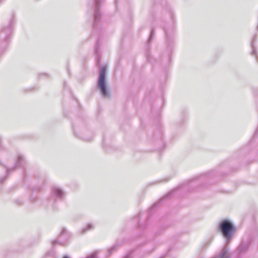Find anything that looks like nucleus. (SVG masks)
Here are the masks:
<instances>
[{
  "label": "nucleus",
  "mask_w": 258,
  "mask_h": 258,
  "mask_svg": "<svg viewBox=\"0 0 258 258\" xmlns=\"http://www.w3.org/2000/svg\"><path fill=\"white\" fill-rule=\"evenodd\" d=\"M62 258H70L69 256L67 254L64 255Z\"/></svg>",
  "instance_id": "nucleus-26"
},
{
  "label": "nucleus",
  "mask_w": 258,
  "mask_h": 258,
  "mask_svg": "<svg viewBox=\"0 0 258 258\" xmlns=\"http://www.w3.org/2000/svg\"><path fill=\"white\" fill-rule=\"evenodd\" d=\"M2 0H0V2L2 1Z\"/></svg>",
  "instance_id": "nucleus-32"
},
{
  "label": "nucleus",
  "mask_w": 258,
  "mask_h": 258,
  "mask_svg": "<svg viewBox=\"0 0 258 258\" xmlns=\"http://www.w3.org/2000/svg\"><path fill=\"white\" fill-rule=\"evenodd\" d=\"M155 33V29L154 27H152L151 28L150 35L149 36V38L147 41V43L145 45V49L146 51V58L148 61H150V59H151V56H150V53L149 52V50H150V47H151V43L154 38Z\"/></svg>",
  "instance_id": "nucleus-12"
},
{
  "label": "nucleus",
  "mask_w": 258,
  "mask_h": 258,
  "mask_svg": "<svg viewBox=\"0 0 258 258\" xmlns=\"http://www.w3.org/2000/svg\"><path fill=\"white\" fill-rule=\"evenodd\" d=\"M115 5H117V0H115Z\"/></svg>",
  "instance_id": "nucleus-29"
},
{
  "label": "nucleus",
  "mask_w": 258,
  "mask_h": 258,
  "mask_svg": "<svg viewBox=\"0 0 258 258\" xmlns=\"http://www.w3.org/2000/svg\"><path fill=\"white\" fill-rule=\"evenodd\" d=\"M169 180V178H166V179H164L163 180H156L155 181H154V182H151L149 183V185H154V184H157V183H160L162 181H168V180Z\"/></svg>",
  "instance_id": "nucleus-19"
},
{
  "label": "nucleus",
  "mask_w": 258,
  "mask_h": 258,
  "mask_svg": "<svg viewBox=\"0 0 258 258\" xmlns=\"http://www.w3.org/2000/svg\"><path fill=\"white\" fill-rule=\"evenodd\" d=\"M104 0H93L94 7L93 15L92 32V36L95 34L97 35V38L94 45V54L96 56V65L98 67L100 64L101 56V48L100 46V35L102 32V25L101 20L102 14L100 11V7L104 4Z\"/></svg>",
  "instance_id": "nucleus-2"
},
{
  "label": "nucleus",
  "mask_w": 258,
  "mask_h": 258,
  "mask_svg": "<svg viewBox=\"0 0 258 258\" xmlns=\"http://www.w3.org/2000/svg\"><path fill=\"white\" fill-rule=\"evenodd\" d=\"M257 134H258V127L256 128V129L255 131L254 137H255L256 136H257Z\"/></svg>",
  "instance_id": "nucleus-25"
},
{
  "label": "nucleus",
  "mask_w": 258,
  "mask_h": 258,
  "mask_svg": "<svg viewBox=\"0 0 258 258\" xmlns=\"http://www.w3.org/2000/svg\"><path fill=\"white\" fill-rule=\"evenodd\" d=\"M211 173H206L202 174L199 177H195L189 180H188L186 181L183 182V183L180 184L178 186H177L176 188L173 189L172 190L167 192L162 198L160 199L158 201L154 203L150 207L148 210V215L146 220V222L142 224L141 222V213H139L138 216L134 217L133 218V220L135 221L136 224L138 226V227L140 229H144L147 224V222L151 217L152 214H153L154 209L159 206L162 202L165 199L169 198L171 197L176 191L178 190L182 189L184 191H190L192 190L196 189L197 187L201 184L202 180L201 179V177L204 175L207 176Z\"/></svg>",
  "instance_id": "nucleus-1"
},
{
  "label": "nucleus",
  "mask_w": 258,
  "mask_h": 258,
  "mask_svg": "<svg viewBox=\"0 0 258 258\" xmlns=\"http://www.w3.org/2000/svg\"><path fill=\"white\" fill-rule=\"evenodd\" d=\"M94 228V226L92 223H88L87 225L83 228L80 231L81 234H83L86 233L88 231Z\"/></svg>",
  "instance_id": "nucleus-16"
},
{
  "label": "nucleus",
  "mask_w": 258,
  "mask_h": 258,
  "mask_svg": "<svg viewBox=\"0 0 258 258\" xmlns=\"http://www.w3.org/2000/svg\"><path fill=\"white\" fill-rule=\"evenodd\" d=\"M14 202L16 205L18 206H21L24 204V201L21 198L16 199Z\"/></svg>",
  "instance_id": "nucleus-18"
},
{
  "label": "nucleus",
  "mask_w": 258,
  "mask_h": 258,
  "mask_svg": "<svg viewBox=\"0 0 258 258\" xmlns=\"http://www.w3.org/2000/svg\"><path fill=\"white\" fill-rule=\"evenodd\" d=\"M133 251H131L125 254L122 258H132Z\"/></svg>",
  "instance_id": "nucleus-22"
},
{
  "label": "nucleus",
  "mask_w": 258,
  "mask_h": 258,
  "mask_svg": "<svg viewBox=\"0 0 258 258\" xmlns=\"http://www.w3.org/2000/svg\"><path fill=\"white\" fill-rule=\"evenodd\" d=\"M257 40L256 37L254 36L252 38V42L251 43V47L252 48L251 55L256 57L257 61L258 62V54L256 48L255 46V43Z\"/></svg>",
  "instance_id": "nucleus-15"
},
{
  "label": "nucleus",
  "mask_w": 258,
  "mask_h": 258,
  "mask_svg": "<svg viewBox=\"0 0 258 258\" xmlns=\"http://www.w3.org/2000/svg\"><path fill=\"white\" fill-rule=\"evenodd\" d=\"M16 21L15 14L12 13L8 26L3 27L0 30V56L3 54L8 46L12 28Z\"/></svg>",
  "instance_id": "nucleus-6"
},
{
  "label": "nucleus",
  "mask_w": 258,
  "mask_h": 258,
  "mask_svg": "<svg viewBox=\"0 0 258 258\" xmlns=\"http://www.w3.org/2000/svg\"><path fill=\"white\" fill-rule=\"evenodd\" d=\"M124 242V240H122L120 241L119 239H117L116 242L109 248H108V251L106 253V257L109 256L112 252L116 250L119 245H120L122 243Z\"/></svg>",
  "instance_id": "nucleus-14"
},
{
  "label": "nucleus",
  "mask_w": 258,
  "mask_h": 258,
  "mask_svg": "<svg viewBox=\"0 0 258 258\" xmlns=\"http://www.w3.org/2000/svg\"><path fill=\"white\" fill-rule=\"evenodd\" d=\"M256 29H257V30H258V25H257V26Z\"/></svg>",
  "instance_id": "nucleus-31"
},
{
  "label": "nucleus",
  "mask_w": 258,
  "mask_h": 258,
  "mask_svg": "<svg viewBox=\"0 0 258 258\" xmlns=\"http://www.w3.org/2000/svg\"><path fill=\"white\" fill-rule=\"evenodd\" d=\"M218 230L224 238L226 243L228 244L231 241L236 230V227L229 219H224L219 222Z\"/></svg>",
  "instance_id": "nucleus-8"
},
{
  "label": "nucleus",
  "mask_w": 258,
  "mask_h": 258,
  "mask_svg": "<svg viewBox=\"0 0 258 258\" xmlns=\"http://www.w3.org/2000/svg\"><path fill=\"white\" fill-rule=\"evenodd\" d=\"M42 188L40 186H35L32 188L31 194L29 197L30 201L32 203H35L38 200V197L35 195L40 191Z\"/></svg>",
  "instance_id": "nucleus-13"
},
{
  "label": "nucleus",
  "mask_w": 258,
  "mask_h": 258,
  "mask_svg": "<svg viewBox=\"0 0 258 258\" xmlns=\"http://www.w3.org/2000/svg\"><path fill=\"white\" fill-rule=\"evenodd\" d=\"M65 196L63 190L57 186H52L51 189V194L49 197V201L53 203L57 201H62Z\"/></svg>",
  "instance_id": "nucleus-11"
},
{
  "label": "nucleus",
  "mask_w": 258,
  "mask_h": 258,
  "mask_svg": "<svg viewBox=\"0 0 258 258\" xmlns=\"http://www.w3.org/2000/svg\"><path fill=\"white\" fill-rule=\"evenodd\" d=\"M66 82H65L64 83V87H66Z\"/></svg>",
  "instance_id": "nucleus-30"
},
{
  "label": "nucleus",
  "mask_w": 258,
  "mask_h": 258,
  "mask_svg": "<svg viewBox=\"0 0 258 258\" xmlns=\"http://www.w3.org/2000/svg\"><path fill=\"white\" fill-rule=\"evenodd\" d=\"M251 243V239L250 238L246 240L242 239L237 249L231 254L228 253L229 247L228 245L223 247L218 258H231L232 256L234 258H242L243 254L248 249Z\"/></svg>",
  "instance_id": "nucleus-7"
},
{
  "label": "nucleus",
  "mask_w": 258,
  "mask_h": 258,
  "mask_svg": "<svg viewBox=\"0 0 258 258\" xmlns=\"http://www.w3.org/2000/svg\"><path fill=\"white\" fill-rule=\"evenodd\" d=\"M48 76V75L47 74H45V73H41V74H39V75H38V78H40L41 77H47Z\"/></svg>",
  "instance_id": "nucleus-24"
},
{
  "label": "nucleus",
  "mask_w": 258,
  "mask_h": 258,
  "mask_svg": "<svg viewBox=\"0 0 258 258\" xmlns=\"http://www.w3.org/2000/svg\"><path fill=\"white\" fill-rule=\"evenodd\" d=\"M2 149V141L1 139H0V150ZM26 163V161L25 160V158L24 156L21 154H18L16 158L15 159V164L14 166L12 167H9L8 166H6L5 164H3L1 161H0V165L3 166L6 169V174L2 177L0 178V183L1 184L3 183L6 180V179L8 178L9 175L14 171H15L17 168L21 167L23 166V164H24Z\"/></svg>",
  "instance_id": "nucleus-9"
},
{
  "label": "nucleus",
  "mask_w": 258,
  "mask_h": 258,
  "mask_svg": "<svg viewBox=\"0 0 258 258\" xmlns=\"http://www.w3.org/2000/svg\"><path fill=\"white\" fill-rule=\"evenodd\" d=\"M212 258H214V257H212Z\"/></svg>",
  "instance_id": "nucleus-33"
},
{
  "label": "nucleus",
  "mask_w": 258,
  "mask_h": 258,
  "mask_svg": "<svg viewBox=\"0 0 258 258\" xmlns=\"http://www.w3.org/2000/svg\"><path fill=\"white\" fill-rule=\"evenodd\" d=\"M107 66H101L99 67L96 89L100 92L102 97L110 98L111 95L107 82Z\"/></svg>",
  "instance_id": "nucleus-5"
},
{
  "label": "nucleus",
  "mask_w": 258,
  "mask_h": 258,
  "mask_svg": "<svg viewBox=\"0 0 258 258\" xmlns=\"http://www.w3.org/2000/svg\"><path fill=\"white\" fill-rule=\"evenodd\" d=\"M74 134L76 137L86 142L93 140L94 133L90 130L86 120L83 118H78L73 123Z\"/></svg>",
  "instance_id": "nucleus-4"
},
{
  "label": "nucleus",
  "mask_w": 258,
  "mask_h": 258,
  "mask_svg": "<svg viewBox=\"0 0 258 258\" xmlns=\"http://www.w3.org/2000/svg\"><path fill=\"white\" fill-rule=\"evenodd\" d=\"M252 90L254 95L258 96V87H253Z\"/></svg>",
  "instance_id": "nucleus-23"
},
{
  "label": "nucleus",
  "mask_w": 258,
  "mask_h": 258,
  "mask_svg": "<svg viewBox=\"0 0 258 258\" xmlns=\"http://www.w3.org/2000/svg\"><path fill=\"white\" fill-rule=\"evenodd\" d=\"M164 11L168 13L170 18L171 22L167 23L163 27L165 35V42L168 52L167 62L171 59V53L175 45V35L176 33V17L170 6H167Z\"/></svg>",
  "instance_id": "nucleus-3"
},
{
  "label": "nucleus",
  "mask_w": 258,
  "mask_h": 258,
  "mask_svg": "<svg viewBox=\"0 0 258 258\" xmlns=\"http://www.w3.org/2000/svg\"><path fill=\"white\" fill-rule=\"evenodd\" d=\"M104 139L103 140V148H105V145H104Z\"/></svg>",
  "instance_id": "nucleus-28"
},
{
  "label": "nucleus",
  "mask_w": 258,
  "mask_h": 258,
  "mask_svg": "<svg viewBox=\"0 0 258 258\" xmlns=\"http://www.w3.org/2000/svg\"><path fill=\"white\" fill-rule=\"evenodd\" d=\"M165 228H166V227H164V228L161 227L159 230L155 232V234H154V238H155L157 235H158V234H159L161 232V231H162V230H164V229H165Z\"/></svg>",
  "instance_id": "nucleus-21"
},
{
  "label": "nucleus",
  "mask_w": 258,
  "mask_h": 258,
  "mask_svg": "<svg viewBox=\"0 0 258 258\" xmlns=\"http://www.w3.org/2000/svg\"><path fill=\"white\" fill-rule=\"evenodd\" d=\"M71 236V234L67 231V229L63 228L58 238L52 241V246L54 247L57 244L63 246L67 245L68 241Z\"/></svg>",
  "instance_id": "nucleus-10"
},
{
  "label": "nucleus",
  "mask_w": 258,
  "mask_h": 258,
  "mask_svg": "<svg viewBox=\"0 0 258 258\" xmlns=\"http://www.w3.org/2000/svg\"><path fill=\"white\" fill-rule=\"evenodd\" d=\"M153 138L155 139H162V132H161V130L160 128H158V130H157V131L154 133V135H153Z\"/></svg>",
  "instance_id": "nucleus-17"
},
{
  "label": "nucleus",
  "mask_w": 258,
  "mask_h": 258,
  "mask_svg": "<svg viewBox=\"0 0 258 258\" xmlns=\"http://www.w3.org/2000/svg\"><path fill=\"white\" fill-rule=\"evenodd\" d=\"M54 254V250H53V249H52V250L46 252L44 258H45L47 256H53Z\"/></svg>",
  "instance_id": "nucleus-20"
},
{
  "label": "nucleus",
  "mask_w": 258,
  "mask_h": 258,
  "mask_svg": "<svg viewBox=\"0 0 258 258\" xmlns=\"http://www.w3.org/2000/svg\"><path fill=\"white\" fill-rule=\"evenodd\" d=\"M165 256V254H163V255H161L159 258H164Z\"/></svg>",
  "instance_id": "nucleus-27"
}]
</instances>
